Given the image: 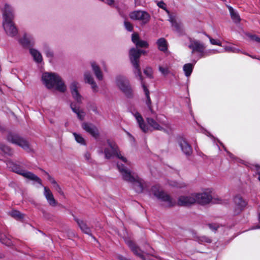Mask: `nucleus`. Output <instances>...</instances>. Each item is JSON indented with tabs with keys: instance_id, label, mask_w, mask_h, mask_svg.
Masks as SVG:
<instances>
[{
	"instance_id": "1",
	"label": "nucleus",
	"mask_w": 260,
	"mask_h": 260,
	"mask_svg": "<svg viewBox=\"0 0 260 260\" xmlns=\"http://www.w3.org/2000/svg\"><path fill=\"white\" fill-rule=\"evenodd\" d=\"M3 17V26L7 35L13 37L18 34V29L13 20L15 17L14 9L10 5L6 3L4 7L1 9Z\"/></svg>"
},
{
	"instance_id": "2",
	"label": "nucleus",
	"mask_w": 260,
	"mask_h": 260,
	"mask_svg": "<svg viewBox=\"0 0 260 260\" xmlns=\"http://www.w3.org/2000/svg\"><path fill=\"white\" fill-rule=\"evenodd\" d=\"M117 167L122 176L124 180L131 183L133 189L137 193H141L146 187L144 181L127 169L124 165L117 163Z\"/></svg>"
},
{
	"instance_id": "3",
	"label": "nucleus",
	"mask_w": 260,
	"mask_h": 260,
	"mask_svg": "<svg viewBox=\"0 0 260 260\" xmlns=\"http://www.w3.org/2000/svg\"><path fill=\"white\" fill-rule=\"evenodd\" d=\"M42 79L43 83L48 89L54 87L57 90L63 92L66 90V86L61 78L55 73H45Z\"/></svg>"
},
{
	"instance_id": "4",
	"label": "nucleus",
	"mask_w": 260,
	"mask_h": 260,
	"mask_svg": "<svg viewBox=\"0 0 260 260\" xmlns=\"http://www.w3.org/2000/svg\"><path fill=\"white\" fill-rule=\"evenodd\" d=\"M151 191L156 198L163 203L167 207H172L176 204L175 200L165 192L158 185H154L151 187Z\"/></svg>"
},
{
	"instance_id": "5",
	"label": "nucleus",
	"mask_w": 260,
	"mask_h": 260,
	"mask_svg": "<svg viewBox=\"0 0 260 260\" xmlns=\"http://www.w3.org/2000/svg\"><path fill=\"white\" fill-rule=\"evenodd\" d=\"M7 165L14 172L22 175L25 178L37 182L41 186L42 185L41 179L39 177L29 171L22 169L21 166L17 163L12 161H9Z\"/></svg>"
},
{
	"instance_id": "6",
	"label": "nucleus",
	"mask_w": 260,
	"mask_h": 260,
	"mask_svg": "<svg viewBox=\"0 0 260 260\" xmlns=\"http://www.w3.org/2000/svg\"><path fill=\"white\" fill-rule=\"evenodd\" d=\"M145 53V51L135 48L131 49L129 52L130 60L134 67V74L139 80H141L143 78L139 63V59L141 54Z\"/></svg>"
},
{
	"instance_id": "7",
	"label": "nucleus",
	"mask_w": 260,
	"mask_h": 260,
	"mask_svg": "<svg viewBox=\"0 0 260 260\" xmlns=\"http://www.w3.org/2000/svg\"><path fill=\"white\" fill-rule=\"evenodd\" d=\"M108 147L105 149L104 153L106 158H110L116 156L120 159L123 162H126V159L125 157L121 156L120 152L116 144L110 140L107 141Z\"/></svg>"
},
{
	"instance_id": "8",
	"label": "nucleus",
	"mask_w": 260,
	"mask_h": 260,
	"mask_svg": "<svg viewBox=\"0 0 260 260\" xmlns=\"http://www.w3.org/2000/svg\"><path fill=\"white\" fill-rule=\"evenodd\" d=\"M116 83L118 88L127 96H131L132 95V90L129 85L128 79L122 76H118L116 79Z\"/></svg>"
},
{
	"instance_id": "9",
	"label": "nucleus",
	"mask_w": 260,
	"mask_h": 260,
	"mask_svg": "<svg viewBox=\"0 0 260 260\" xmlns=\"http://www.w3.org/2000/svg\"><path fill=\"white\" fill-rule=\"evenodd\" d=\"M7 139L9 142L21 147L24 150H28L29 149L28 142L17 134L10 133L8 135Z\"/></svg>"
},
{
	"instance_id": "10",
	"label": "nucleus",
	"mask_w": 260,
	"mask_h": 260,
	"mask_svg": "<svg viewBox=\"0 0 260 260\" xmlns=\"http://www.w3.org/2000/svg\"><path fill=\"white\" fill-rule=\"evenodd\" d=\"M188 47L191 49V53L199 52L200 53L199 57L200 58L203 57V54L205 50V46L204 44L200 42V41L190 39V43L188 45Z\"/></svg>"
},
{
	"instance_id": "11",
	"label": "nucleus",
	"mask_w": 260,
	"mask_h": 260,
	"mask_svg": "<svg viewBox=\"0 0 260 260\" xmlns=\"http://www.w3.org/2000/svg\"><path fill=\"white\" fill-rule=\"evenodd\" d=\"M129 17L133 20H140L143 23H147L150 20V16L146 12L140 10L134 11L129 14Z\"/></svg>"
},
{
	"instance_id": "12",
	"label": "nucleus",
	"mask_w": 260,
	"mask_h": 260,
	"mask_svg": "<svg viewBox=\"0 0 260 260\" xmlns=\"http://www.w3.org/2000/svg\"><path fill=\"white\" fill-rule=\"evenodd\" d=\"M234 203V213L239 214L247 205V202L244 200L240 195H236L233 199Z\"/></svg>"
},
{
	"instance_id": "13",
	"label": "nucleus",
	"mask_w": 260,
	"mask_h": 260,
	"mask_svg": "<svg viewBox=\"0 0 260 260\" xmlns=\"http://www.w3.org/2000/svg\"><path fill=\"white\" fill-rule=\"evenodd\" d=\"M177 142L182 152L186 156H190L192 154V148L184 138L182 137L178 138Z\"/></svg>"
},
{
	"instance_id": "14",
	"label": "nucleus",
	"mask_w": 260,
	"mask_h": 260,
	"mask_svg": "<svg viewBox=\"0 0 260 260\" xmlns=\"http://www.w3.org/2000/svg\"><path fill=\"white\" fill-rule=\"evenodd\" d=\"M195 203L194 193L188 196H181L178 200V204L182 206H188Z\"/></svg>"
},
{
	"instance_id": "15",
	"label": "nucleus",
	"mask_w": 260,
	"mask_h": 260,
	"mask_svg": "<svg viewBox=\"0 0 260 260\" xmlns=\"http://www.w3.org/2000/svg\"><path fill=\"white\" fill-rule=\"evenodd\" d=\"M20 44L26 48H30L35 44V40L32 35L29 33H25L19 40Z\"/></svg>"
},
{
	"instance_id": "16",
	"label": "nucleus",
	"mask_w": 260,
	"mask_h": 260,
	"mask_svg": "<svg viewBox=\"0 0 260 260\" xmlns=\"http://www.w3.org/2000/svg\"><path fill=\"white\" fill-rule=\"evenodd\" d=\"M196 203L201 205H206L209 203L212 200L211 196L207 193H194Z\"/></svg>"
},
{
	"instance_id": "17",
	"label": "nucleus",
	"mask_w": 260,
	"mask_h": 260,
	"mask_svg": "<svg viewBox=\"0 0 260 260\" xmlns=\"http://www.w3.org/2000/svg\"><path fill=\"white\" fill-rule=\"evenodd\" d=\"M168 20L171 23L172 26L174 28V30L177 32L179 35H183L184 30L180 22L177 21L175 15L172 14L170 15Z\"/></svg>"
},
{
	"instance_id": "18",
	"label": "nucleus",
	"mask_w": 260,
	"mask_h": 260,
	"mask_svg": "<svg viewBox=\"0 0 260 260\" xmlns=\"http://www.w3.org/2000/svg\"><path fill=\"white\" fill-rule=\"evenodd\" d=\"M126 243L135 255L140 257L142 260H145L144 255V251L137 246L134 242L131 240H127L126 241Z\"/></svg>"
},
{
	"instance_id": "19",
	"label": "nucleus",
	"mask_w": 260,
	"mask_h": 260,
	"mask_svg": "<svg viewBox=\"0 0 260 260\" xmlns=\"http://www.w3.org/2000/svg\"><path fill=\"white\" fill-rule=\"evenodd\" d=\"M132 113L135 117L140 128L142 130V131L144 133L148 132L149 131V128L148 126L145 123L141 115L137 111L132 112Z\"/></svg>"
},
{
	"instance_id": "20",
	"label": "nucleus",
	"mask_w": 260,
	"mask_h": 260,
	"mask_svg": "<svg viewBox=\"0 0 260 260\" xmlns=\"http://www.w3.org/2000/svg\"><path fill=\"white\" fill-rule=\"evenodd\" d=\"M82 127L86 132L90 134L95 138H97L98 137V130L97 128L92 124L84 122L82 124Z\"/></svg>"
},
{
	"instance_id": "21",
	"label": "nucleus",
	"mask_w": 260,
	"mask_h": 260,
	"mask_svg": "<svg viewBox=\"0 0 260 260\" xmlns=\"http://www.w3.org/2000/svg\"><path fill=\"white\" fill-rule=\"evenodd\" d=\"M78 83L76 81L73 82L70 86L72 95L73 98L78 103L81 102L82 97L78 92L77 90L78 87Z\"/></svg>"
},
{
	"instance_id": "22",
	"label": "nucleus",
	"mask_w": 260,
	"mask_h": 260,
	"mask_svg": "<svg viewBox=\"0 0 260 260\" xmlns=\"http://www.w3.org/2000/svg\"><path fill=\"white\" fill-rule=\"evenodd\" d=\"M146 120L148 124L153 129L164 131V132L169 134V131L160 125L156 119L155 120L152 118L148 117L146 118Z\"/></svg>"
},
{
	"instance_id": "23",
	"label": "nucleus",
	"mask_w": 260,
	"mask_h": 260,
	"mask_svg": "<svg viewBox=\"0 0 260 260\" xmlns=\"http://www.w3.org/2000/svg\"><path fill=\"white\" fill-rule=\"evenodd\" d=\"M139 80L141 82V86L143 88V89L144 90V92H145V95L146 97V103L149 109L151 111V113H153L154 111L152 110V107H151V102L150 97L149 95V91L148 89L147 86L145 85V84L143 81V78H142L141 80Z\"/></svg>"
},
{
	"instance_id": "24",
	"label": "nucleus",
	"mask_w": 260,
	"mask_h": 260,
	"mask_svg": "<svg viewBox=\"0 0 260 260\" xmlns=\"http://www.w3.org/2000/svg\"><path fill=\"white\" fill-rule=\"evenodd\" d=\"M44 194L47 199L48 203L52 206H55L56 205V202L55 201L52 193L50 190L47 187H44Z\"/></svg>"
},
{
	"instance_id": "25",
	"label": "nucleus",
	"mask_w": 260,
	"mask_h": 260,
	"mask_svg": "<svg viewBox=\"0 0 260 260\" xmlns=\"http://www.w3.org/2000/svg\"><path fill=\"white\" fill-rule=\"evenodd\" d=\"M84 80L86 83L91 85V88L93 92H97L98 86L94 82L93 77L89 72H86L84 74Z\"/></svg>"
},
{
	"instance_id": "26",
	"label": "nucleus",
	"mask_w": 260,
	"mask_h": 260,
	"mask_svg": "<svg viewBox=\"0 0 260 260\" xmlns=\"http://www.w3.org/2000/svg\"><path fill=\"white\" fill-rule=\"evenodd\" d=\"M156 120L160 125L165 126L169 131L171 130L170 125L167 121V118L164 115H157Z\"/></svg>"
},
{
	"instance_id": "27",
	"label": "nucleus",
	"mask_w": 260,
	"mask_h": 260,
	"mask_svg": "<svg viewBox=\"0 0 260 260\" xmlns=\"http://www.w3.org/2000/svg\"><path fill=\"white\" fill-rule=\"evenodd\" d=\"M158 48L160 51L165 52L168 49V43L166 40L164 38H159L156 42Z\"/></svg>"
},
{
	"instance_id": "28",
	"label": "nucleus",
	"mask_w": 260,
	"mask_h": 260,
	"mask_svg": "<svg viewBox=\"0 0 260 260\" xmlns=\"http://www.w3.org/2000/svg\"><path fill=\"white\" fill-rule=\"evenodd\" d=\"M29 52L36 62L39 63L42 61V56L38 50L33 48H30Z\"/></svg>"
},
{
	"instance_id": "29",
	"label": "nucleus",
	"mask_w": 260,
	"mask_h": 260,
	"mask_svg": "<svg viewBox=\"0 0 260 260\" xmlns=\"http://www.w3.org/2000/svg\"><path fill=\"white\" fill-rule=\"evenodd\" d=\"M79 226L83 232L86 234L90 235V229L87 226V224L83 221L80 219H76Z\"/></svg>"
},
{
	"instance_id": "30",
	"label": "nucleus",
	"mask_w": 260,
	"mask_h": 260,
	"mask_svg": "<svg viewBox=\"0 0 260 260\" xmlns=\"http://www.w3.org/2000/svg\"><path fill=\"white\" fill-rule=\"evenodd\" d=\"M70 107L73 111L77 114L78 118L80 120H83L85 115L83 112L80 110L79 107L76 106L74 103H71Z\"/></svg>"
},
{
	"instance_id": "31",
	"label": "nucleus",
	"mask_w": 260,
	"mask_h": 260,
	"mask_svg": "<svg viewBox=\"0 0 260 260\" xmlns=\"http://www.w3.org/2000/svg\"><path fill=\"white\" fill-rule=\"evenodd\" d=\"M192 235L194 238H196V240L198 241L199 243L202 244L204 243H210L212 242L211 239L206 236H201V237H198L196 235V233L194 232L193 231L192 232Z\"/></svg>"
},
{
	"instance_id": "32",
	"label": "nucleus",
	"mask_w": 260,
	"mask_h": 260,
	"mask_svg": "<svg viewBox=\"0 0 260 260\" xmlns=\"http://www.w3.org/2000/svg\"><path fill=\"white\" fill-rule=\"evenodd\" d=\"M91 67L96 78L99 80H102L103 79V74L100 68L94 62L91 63Z\"/></svg>"
},
{
	"instance_id": "33",
	"label": "nucleus",
	"mask_w": 260,
	"mask_h": 260,
	"mask_svg": "<svg viewBox=\"0 0 260 260\" xmlns=\"http://www.w3.org/2000/svg\"><path fill=\"white\" fill-rule=\"evenodd\" d=\"M193 67L194 64L191 63H186L183 66V70L185 76L188 77L191 75Z\"/></svg>"
},
{
	"instance_id": "34",
	"label": "nucleus",
	"mask_w": 260,
	"mask_h": 260,
	"mask_svg": "<svg viewBox=\"0 0 260 260\" xmlns=\"http://www.w3.org/2000/svg\"><path fill=\"white\" fill-rule=\"evenodd\" d=\"M229 9L233 21L236 23L240 22L241 19L237 12L232 7H229Z\"/></svg>"
},
{
	"instance_id": "35",
	"label": "nucleus",
	"mask_w": 260,
	"mask_h": 260,
	"mask_svg": "<svg viewBox=\"0 0 260 260\" xmlns=\"http://www.w3.org/2000/svg\"><path fill=\"white\" fill-rule=\"evenodd\" d=\"M0 242L8 246H10L13 244L11 239L3 234H0Z\"/></svg>"
},
{
	"instance_id": "36",
	"label": "nucleus",
	"mask_w": 260,
	"mask_h": 260,
	"mask_svg": "<svg viewBox=\"0 0 260 260\" xmlns=\"http://www.w3.org/2000/svg\"><path fill=\"white\" fill-rule=\"evenodd\" d=\"M158 70L164 76H166L170 73V67L167 64L162 66H159Z\"/></svg>"
},
{
	"instance_id": "37",
	"label": "nucleus",
	"mask_w": 260,
	"mask_h": 260,
	"mask_svg": "<svg viewBox=\"0 0 260 260\" xmlns=\"http://www.w3.org/2000/svg\"><path fill=\"white\" fill-rule=\"evenodd\" d=\"M223 49L221 50H223V52H233V53H240L241 50L233 46H223Z\"/></svg>"
},
{
	"instance_id": "38",
	"label": "nucleus",
	"mask_w": 260,
	"mask_h": 260,
	"mask_svg": "<svg viewBox=\"0 0 260 260\" xmlns=\"http://www.w3.org/2000/svg\"><path fill=\"white\" fill-rule=\"evenodd\" d=\"M10 215L17 220H20L24 217V214H22L19 211L12 210L10 213Z\"/></svg>"
},
{
	"instance_id": "39",
	"label": "nucleus",
	"mask_w": 260,
	"mask_h": 260,
	"mask_svg": "<svg viewBox=\"0 0 260 260\" xmlns=\"http://www.w3.org/2000/svg\"><path fill=\"white\" fill-rule=\"evenodd\" d=\"M223 52V50H218L216 49H209L205 50L203 54V57H205L213 54Z\"/></svg>"
},
{
	"instance_id": "40",
	"label": "nucleus",
	"mask_w": 260,
	"mask_h": 260,
	"mask_svg": "<svg viewBox=\"0 0 260 260\" xmlns=\"http://www.w3.org/2000/svg\"><path fill=\"white\" fill-rule=\"evenodd\" d=\"M73 135L74 136L76 142L81 145H85L86 143L84 138L80 135V134H78L76 133H74Z\"/></svg>"
},
{
	"instance_id": "41",
	"label": "nucleus",
	"mask_w": 260,
	"mask_h": 260,
	"mask_svg": "<svg viewBox=\"0 0 260 260\" xmlns=\"http://www.w3.org/2000/svg\"><path fill=\"white\" fill-rule=\"evenodd\" d=\"M206 36L209 38L210 42L212 45H218L219 46H222L221 44V41L218 39H214L211 38L208 35H206Z\"/></svg>"
},
{
	"instance_id": "42",
	"label": "nucleus",
	"mask_w": 260,
	"mask_h": 260,
	"mask_svg": "<svg viewBox=\"0 0 260 260\" xmlns=\"http://www.w3.org/2000/svg\"><path fill=\"white\" fill-rule=\"evenodd\" d=\"M0 149H1L4 153L9 155H11L12 154L11 149L5 145L0 144Z\"/></svg>"
},
{
	"instance_id": "43",
	"label": "nucleus",
	"mask_w": 260,
	"mask_h": 260,
	"mask_svg": "<svg viewBox=\"0 0 260 260\" xmlns=\"http://www.w3.org/2000/svg\"><path fill=\"white\" fill-rule=\"evenodd\" d=\"M157 6L159 8L165 10L166 11V12H167V13L168 14V16H170V15L171 14L170 13V11L167 9L166 5V4L163 2H158L157 3Z\"/></svg>"
},
{
	"instance_id": "44",
	"label": "nucleus",
	"mask_w": 260,
	"mask_h": 260,
	"mask_svg": "<svg viewBox=\"0 0 260 260\" xmlns=\"http://www.w3.org/2000/svg\"><path fill=\"white\" fill-rule=\"evenodd\" d=\"M137 47L147 48L148 44L145 41L139 40L136 45Z\"/></svg>"
},
{
	"instance_id": "45",
	"label": "nucleus",
	"mask_w": 260,
	"mask_h": 260,
	"mask_svg": "<svg viewBox=\"0 0 260 260\" xmlns=\"http://www.w3.org/2000/svg\"><path fill=\"white\" fill-rule=\"evenodd\" d=\"M45 53L47 57L49 58V61L51 62V59L53 56V53L50 49H46L45 51Z\"/></svg>"
},
{
	"instance_id": "46",
	"label": "nucleus",
	"mask_w": 260,
	"mask_h": 260,
	"mask_svg": "<svg viewBox=\"0 0 260 260\" xmlns=\"http://www.w3.org/2000/svg\"><path fill=\"white\" fill-rule=\"evenodd\" d=\"M124 25L125 29L128 31H132L133 30V26L132 24L128 21H125Z\"/></svg>"
},
{
	"instance_id": "47",
	"label": "nucleus",
	"mask_w": 260,
	"mask_h": 260,
	"mask_svg": "<svg viewBox=\"0 0 260 260\" xmlns=\"http://www.w3.org/2000/svg\"><path fill=\"white\" fill-rule=\"evenodd\" d=\"M52 184L53 185V187L54 188V189L55 190H56L57 192H58L60 194L63 193L61 188L60 187L59 185L57 183L56 181H55L54 183H52Z\"/></svg>"
},
{
	"instance_id": "48",
	"label": "nucleus",
	"mask_w": 260,
	"mask_h": 260,
	"mask_svg": "<svg viewBox=\"0 0 260 260\" xmlns=\"http://www.w3.org/2000/svg\"><path fill=\"white\" fill-rule=\"evenodd\" d=\"M132 40L133 42L136 45L137 42L140 40L139 35L137 34H133L132 37Z\"/></svg>"
},
{
	"instance_id": "49",
	"label": "nucleus",
	"mask_w": 260,
	"mask_h": 260,
	"mask_svg": "<svg viewBox=\"0 0 260 260\" xmlns=\"http://www.w3.org/2000/svg\"><path fill=\"white\" fill-rule=\"evenodd\" d=\"M209 228L213 231L215 232L217 229L218 228V225H217L215 224H211L209 223L208 224Z\"/></svg>"
},
{
	"instance_id": "50",
	"label": "nucleus",
	"mask_w": 260,
	"mask_h": 260,
	"mask_svg": "<svg viewBox=\"0 0 260 260\" xmlns=\"http://www.w3.org/2000/svg\"><path fill=\"white\" fill-rule=\"evenodd\" d=\"M152 72V69L151 68H146L144 71V74H146L147 76H150V77L151 76Z\"/></svg>"
},
{
	"instance_id": "51",
	"label": "nucleus",
	"mask_w": 260,
	"mask_h": 260,
	"mask_svg": "<svg viewBox=\"0 0 260 260\" xmlns=\"http://www.w3.org/2000/svg\"><path fill=\"white\" fill-rule=\"evenodd\" d=\"M84 158L87 161L89 162H91L90 154L89 152H87L85 153Z\"/></svg>"
},
{
	"instance_id": "52",
	"label": "nucleus",
	"mask_w": 260,
	"mask_h": 260,
	"mask_svg": "<svg viewBox=\"0 0 260 260\" xmlns=\"http://www.w3.org/2000/svg\"><path fill=\"white\" fill-rule=\"evenodd\" d=\"M220 144L222 146V147L224 148V150L227 152V154L229 155V156H230V157L231 158V159H234L235 158V157L234 156L233 154H232L231 152H230L229 151H227L226 148H225V147L223 146V144L221 142H220Z\"/></svg>"
},
{
	"instance_id": "53",
	"label": "nucleus",
	"mask_w": 260,
	"mask_h": 260,
	"mask_svg": "<svg viewBox=\"0 0 260 260\" xmlns=\"http://www.w3.org/2000/svg\"><path fill=\"white\" fill-rule=\"evenodd\" d=\"M250 38L252 40L260 43V38L255 35H251Z\"/></svg>"
},
{
	"instance_id": "54",
	"label": "nucleus",
	"mask_w": 260,
	"mask_h": 260,
	"mask_svg": "<svg viewBox=\"0 0 260 260\" xmlns=\"http://www.w3.org/2000/svg\"><path fill=\"white\" fill-rule=\"evenodd\" d=\"M47 176V179L48 180L51 182V184L54 183L55 180L53 178H52L48 173H46Z\"/></svg>"
},
{
	"instance_id": "55",
	"label": "nucleus",
	"mask_w": 260,
	"mask_h": 260,
	"mask_svg": "<svg viewBox=\"0 0 260 260\" xmlns=\"http://www.w3.org/2000/svg\"><path fill=\"white\" fill-rule=\"evenodd\" d=\"M127 134L129 137L131 141L134 142H135L134 137L128 132H127Z\"/></svg>"
},
{
	"instance_id": "56",
	"label": "nucleus",
	"mask_w": 260,
	"mask_h": 260,
	"mask_svg": "<svg viewBox=\"0 0 260 260\" xmlns=\"http://www.w3.org/2000/svg\"><path fill=\"white\" fill-rule=\"evenodd\" d=\"M118 259L119 260H130V259L127 258L126 257H124V256H121V255H120V256H118Z\"/></svg>"
},
{
	"instance_id": "57",
	"label": "nucleus",
	"mask_w": 260,
	"mask_h": 260,
	"mask_svg": "<svg viewBox=\"0 0 260 260\" xmlns=\"http://www.w3.org/2000/svg\"><path fill=\"white\" fill-rule=\"evenodd\" d=\"M260 229V225L253 226L250 229L251 230H256V229Z\"/></svg>"
},
{
	"instance_id": "58",
	"label": "nucleus",
	"mask_w": 260,
	"mask_h": 260,
	"mask_svg": "<svg viewBox=\"0 0 260 260\" xmlns=\"http://www.w3.org/2000/svg\"><path fill=\"white\" fill-rule=\"evenodd\" d=\"M93 111L94 112H95V113H97V112H97V110H96V108H95L93 109Z\"/></svg>"
},
{
	"instance_id": "59",
	"label": "nucleus",
	"mask_w": 260,
	"mask_h": 260,
	"mask_svg": "<svg viewBox=\"0 0 260 260\" xmlns=\"http://www.w3.org/2000/svg\"><path fill=\"white\" fill-rule=\"evenodd\" d=\"M258 221L260 222V213H259V214H258Z\"/></svg>"
},
{
	"instance_id": "60",
	"label": "nucleus",
	"mask_w": 260,
	"mask_h": 260,
	"mask_svg": "<svg viewBox=\"0 0 260 260\" xmlns=\"http://www.w3.org/2000/svg\"><path fill=\"white\" fill-rule=\"evenodd\" d=\"M218 203H222V202L221 200H219V201L217 202Z\"/></svg>"
},
{
	"instance_id": "61",
	"label": "nucleus",
	"mask_w": 260,
	"mask_h": 260,
	"mask_svg": "<svg viewBox=\"0 0 260 260\" xmlns=\"http://www.w3.org/2000/svg\"><path fill=\"white\" fill-rule=\"evenodd\" d=\"M258 180L260 181V172L258 173Z\"/></svg>"
},
{
	"instance_id": "62",
	"label": "nucleus",
	"mask_w": 260,
	"mask_h": 260,
	"mask_svg": "<svg viewBox=\"0 0 260 260\" xmlns=\"http://www.w3.org/2000/svg\"><path fill=\"white\" fill-rule=\"evenodd\" d=\"M199 155L201 156V155H203L202 152H200L199 153Z\"/></svg>"
},
{
	"instance_id": "63",
	"label": "nucleus",
	"mask_w": 260,
	"mask_h": 260,
	"mask_svg": "<svg viewBox=\"0 0 260 260\" xmlns=\"http://www.w3.org/2000/svg\"><path fill=\"white\" fill-rule=\"evenodd\" d=\"M45 212H43L44 216H45Z\"/></svg>"
},
{
	"instance_id": "64",
	"label": "nucleus",
	"mask_w": 260,
	"mask_h": 260,
	"mask_svg": "<svg viewBox=\"0 0 260 260\" xmlns=\"http://www.w3.org/2000/svg\"><path fill=\"white\" fill-rule=\"evenodd\" d=\"M207 134H206V135H208V134H209V132H207Z\"/></svg>"
}]
</instances>
